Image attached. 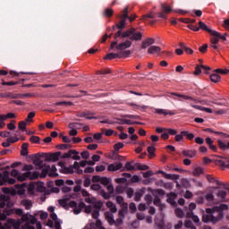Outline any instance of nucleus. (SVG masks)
<instances>
[{"mask_svg":"<svg viewBox=\"0 0 229 229\" xmlns=\"http://www.w3.org/2000/svg\"><path fill=\"white\" fill-rule=\"evenodd\" d=\"M19 83H20L19 81H3L2 85L7 86V87H12L13 85H19Z\"/></svg>","mask_w":229,"mask_h":229,"instance_id":"obj_53","label":"nucleus"},{"mask_svg":"<svg viewBox=\"0 0 229 229\" xmlns=\"http://www.w3.org/2000/svg\"><path fill=\"white\" fill-rule=\"evenodd\" d=\"M165 178H166V180H180V175L173 174H165Z\"/></svg>","mask_w":229,"mask_h":229,"instance_id":"obj_37","label":"nucleus"},{"mask_svg":"<svg viewBox=\"0 0 229 229\" xmlns=\"http://www.w3.org/2000/svg\"><path fill=\"white\" fill-rule=\"evenodd\" d=\"M39 169H42V172L40 174V178H46L47 176V174H49V171H51V165H43V167L42 168H39Z\"/></svg>","mask_w":229,"mask_h":229,"instance_id":"obj_17","label":"nucleus"},{"mask_svg":"<svg viewBox=\"0 0 229 229\" xmlns=\"http://www.w3.org/2000/svg\"><path fill=\"white\" fill-rule=\"evenodd\" d=\"M153 203L156 205V207H159L160 210H162V202L160 201V198H158V196L154 198Z\"/></svg>","mask_w":229,"mask_h":229,"instance_id":"obj_49","label":"nucleus"},{"mask_svg":"<svg viewBox=\"0 0 229 229\" xmlns=\"http://www.w3.org/2000/svg\"><path fill=\"white\" fill-rule=\"evenodd\" d=\"M30 142H33L34 144H38L40 142V137L38 136H31L30 138Z\"/></svg>","mask_w":229,"mask_h":229,"instance_id":"obj_59","label":"nucleus"},{"mask_svg":"<svg viewBox=\"0 0 229 229\" xmlns=\"http://www.w3.org/2000/svg\"><path fill=\"white\" fill-rule=\"evenodd\" d=\"M73 169H76L77 174H83V170L80 168V163L77 161L73 163Z\"/></svg>","mask_w":229,"mask_h":229,"instance_id":"obj_44","label":"nucleus"},{"mask_svg":"<svg viewBox=\"0 0 229 229\" xmlns=\"http://www.w3.org/2000/svg\"><path fill=\"white\" fill-rule=\"evenodd\" d=\"M11 176L17 178L18 182H26V180H37V178H38V172H25L24 174H20L19 171L13 169L11 172Z\"/></svg>","mask_w":229,"mask_h":229,"instance_id":"obj_3","label":"nucleus"},{"mask_svg":"<svg viewBox=\"0 0 229 229\" xmlns=\"http://www.w3.org/2000/svg\"><path fill=\"white\" fill-rule=\"evenodd\" d=\"M105 216H106L107 223H109L111 225H113L114 223H115V219H114V214H112L110 212H106Z\"/></svg>","mask_w":229,"mask_h":229,"instance_id":"obj_25","label":"nucleus"},{"mask_svg":"<svg viewBox=\"0 0 229 229\" xmlns=\"http://www.w3.org/2000/svg\"><path fill=\"white\" fill-rule=\"evenodd\" d=\"M104 15H105V17H112V15H114V10H112L110 8H106L104 11Z\"/></svg>","mask_w":229,"mask_h":229,"instance_id":"obj_55","label":"nucleus"},{"mask_svg":"<svg viewBox=\"0 0 229 229\" xmlns=\"http://www.w3.org/2000/svg\"><path fill=\"white\" fill-rule=\"evenodd\" d=\"M91 212H92L91 216H92L93 219H98L99 212H101V210H99V209H93V211H91Z\"/></svg>","mask_w":229,"mask_h":229,"instance_id":"obj_57","label":"nucleus"},{"mask_svg":"<svg viewBox=\"0 0 229 229\" xmlns=\"http://www.w3.org/2000/svg\"><path fill=\"white\" fill-rule=\"evenodd\" d=\"M147 151L149 154L148 157L153 158V157H155V151H157V148H155V146L148 147Z\"/></svg>","mask_w":229,"mask_h":229,"instance_id":"obj_38","label":"nucleus"},{"mask_svg":"<svg viewBox=\"0 0 229 229\" xmlns=\"http://www.w3.org/2000/svg\"><path fill=\"white\" fill-rule=\"evenodd\" d=\"M217 158H222V159H216L215 161L216 165H219V167H221V169L223 171H225V169H229V160L228 157H225V156H216Z\"/></svg>","mask_w":229,"mask_h":229,"instance_id":"obj_8","label":"nucleus"},{"mask_svg":"<svg viewBox=\"0 0 229 229\" xmlns=\"http://www.w3.org/2000/svg\"><path fill=\"white\" fill-rule=\"evenodd\" d=\"M217 146H218L219 149H221L222 151H226V149H229V141L226 144L224 142L223 140H218Z\"/></svg>","mask_w":229,"mask_h":229,"instance_id":"obj_23","label":"nucleus"},{"mask_svg":"<svg viewBox=\"0 0 229 229\" xmlns=\"http://www.w3.org/2000/svg\"><path fill=\"white\" fill-rule=\"evenodd\" d=\"M130 15L128 14V6H126L123 11V14L120 16V19L122 21H128Z\"/></svg>","mask_w":229,"mask_h":229,"instance_id":"obj_33","label":"nucleus"},{"mask_svg":"<svg viewBox=\"0 0 229 229\" xmlns=\"http://www.w3.org/2000/svg\"><path fill=\"white\" fill-rule=\"evenodd\" d=\"M6 183H9V185H13L15 183V179L10 178V174L7 172V178L3 182V185H6Z\"/></svg>","mask_w":229,"mask_h":229,"instance_id":"obj_34","label":"nucleus"},{"mask_svg":"<svg viewBox=\"0 0 229 229\" xmlns=\"http://www.w3.org/2000/svg\"><path fill=\"white\" fill-rule=\"evenodd\" d=\"M205 142L208 146L209 149H211V151L217 153V146L214 145V140H212V138L207 137L205 139Z\"/></svg>","mask_w":229,"mask_h":229,"instance_id":"obj_13","label":"nucleus"},{"mask_svg":"<svg viewBox=\"0 0 229 229\" xmlns=\"http://www.w3.org/2000/svg\"><path fill=\"white\" fill-rule=\"evenodd\" d=\"M16 216H21V221L25 223H31V225H35L37 223V218L33 216H30L29 214H24V211L21 208L15 209Z\"/></svg>","mask_w":229,"mask_h":229,"instance_id":"obj_6","label":"nucleus"},{"mask_svg":"<svg viewBox=\"0 0 229 229\" xmlns=\"http://www.w3.org/2000/svg\"><path fill=\"white\" fill-rule=\"evenodd\" d=\"M69 148H71V145H67V144L57 145V149H61L63 151H64L65 149H69Z\"/></svg>","mask_w":229,"mask_h":229,"instance_id":"obj_60","label":"nucleus"},{"mask_svg":"<svg viewBox=\"0 0 229 229\" xmlns=\"http://www.w3.org/2000/svg\"><path fill=\"white\" fill-rule=\"evenodd\" d=\"M197 153L198 152L196 150H182V155H183V157H187L188 158H194V157H196Z\"/></svg>","mask_w":229,"mask_h":229,"instance_id":"obj_20","label":"nucleus"},{"mask_svg":"<svg viewBox=\"0 0 229 229\" xmlns=\"http://www.w3.org/2000/svg\"><path fill=\"white\" fill-rule=\"evenodd\" d=\"M192 174H193V176H199L200 174H203V168H201V167H196V168L193 170Z\"/></svg>","mask_w":229,"mask_h":229,"instance_id":"obj_48","label":"nucleus"},{"mask_svg":"<svg viewBox=\"0 0 229 229\" xmlns=\"http://www.w3.org/2000/svg\"><path fill=\"white\" fill-rule=\"evenodd\" d=\"M205 199L208 202H212L214 201V194L212 193H207L205 196H204Z\"/></svg>","mask_w":229,"mask_h":229,"instance_id":"obj_58","label":"nucleus"},{"mask_svg":"<svg viewBox=\"0 0 229 229\" xmlns=\"http://www.w3.org/2000/svg\"><path fill=\"white\" fill-rule=\"evenodd\" d=\"M33 117H35V112H30L29 113L27 119H25L26 123H32L33 122Z\"/></svg>","mask_w":229,"mask_h":229,"instance_id":"obj_56","label":"nucleus"},{"mask_svg":"<svg viewBox=\"0 0 229 229\" xmlns=\"http://www.w3.org/2000/svg\"><path fill=\"white\" fill-rule=\"evenodd\" d=\"M160 51H162V48L160 47H157V46H151L148 49V55H158V53H160Z\"/></svg>","mask_w":229,"mask_h":229,"instance_id":"obj_18","label":"nucleus"},{"mask_svg":"<svg viewBox=\"0 0 229 229\" xmlns=\"http://www.w3.org/2000/svg\"><path fill=\"white\" fill-rule=\"evenodd\" d=\"M207 180L210 183H216L218 187H225V183L221 182V181L216 180L214 177L210 176L209 174L207 175Z\"/></svg>","mask_w":229,"mask_h":229,"instance_id":"obj_22","label":"nucleus"},{"mask_svg":"<svg viewBox=\"0 0 229 229\" xmlns=\"http://www.w3.org/2000/svg\"><path fill=\"white\" fill-rule=\"evenodd\" d=\"M226 35H228V34L225 33V35H221L220 32H217L215 30V32H213L212 37H217L221 40H226Z\"/></svg>","mask_w":229,"mask_h":229,"instance_id":"obj_45","label":"nucleus"},{"mask_svg":"<svg viewBox=\"0 0 229 229\" xmlns=\"http://www.w3.org/2000/svg\"><path fill=\"white\" fill-rule=\"evenodd\" d=\"M60 173H63L64 174H72L74 173V165H71L68 167L63 166V168L60 169Z\"/></svg>","mask_w":229,"mask_h":229,"instance_id":"obj_15","label":"nucleus"},{"mask_svg":"<svg viewBox=\"0 0 229 229\" xmlns=\"http://www.w3.org/2000/svg\"><path fill=\"white\" fill-rule=\"evenodd\" d=\"M191 106L192 108H195L196 110H200L201 112H207L208 114H212V112H213L211 108L191 104Z\"/></svg>","mask_w":229,"mask_h":229,"instance_id":"obj_21","label":"nucleus"},{"mask_svg":"<svg viewBox=\"0 0 229 229\" xmlns=\"http://www.w3.org/2000/svg\"><path fill=\"white\" fill-rule=\"evenodd\" d=\"M201 71H202L201 65H197L195 67V71L193 72V74L195 76H199V74L201 73Z\"/></svg>","mask_w":229,"mask_h":229,"instance_id":"obj_61","label":"nucleus"},{"mask_svg":"<svg viewBox=\"0 0 229 229\" xmlns=\"http://www.w3.org/2000/svg\"><path fill=\"white\" fill-rule=\"evenodd\" d=\"M148 19H155V13L150 12L149 13L141 16V21H148Z\"/></svg>","mask_w":229,"mask_h":229,"instance_id":"obj_42","label":"nucleus"},{"mask_svg":"<svg viewBox=\"0 0 229 229\" xmlns=\"http://www.w3.org/2000/svg\"><path fill=\"white\" fill-rule=\"evenodd\" d=\"M106 206L107 207V208H109L111 214H115V212H117V206H115V204H114V202L107 201L106 203Z\"/></svg>","mask_w":229,"mask_h":229,"instance_id":"obj_24","label":"nucleus"},{"mask_svg":"<svg viewBox=\"0 0 229 229\" xmlns=\"http://www.w3.org/2000/svg\"><path fill=\"white\" fill-rule=\"evenodd\" d=\"M0 96L1 98H9L10 99H17V94L13 92L2 93Z\"/></svg>","mask_w":229,"mask_h":229,"instance_id":"obj_28","label":"nucleus"},{"mask_svg":"<svg viewBox=\"0 0 229 229\" xmlns=\"http://www.w3.org/2000/svg\"><path fill=\"white\" fill-rule=\"evenodd\" d=\"M22 205H24L26 210H30L33 207V203H31V200L24 199L21 201Z\"/></svg>","mask_w":229,"mask_h":229,"instance_id":"obj_41","label":"nucleus"},{"mask_svg":"<svg viewBox=\"0 0 229 229\" xmlns=\"http://www.w3.org/2000/svg\"><path fill=\"white\" fill-rule=\"evenodd\" d=\"M144 194V190H139L135 192L134 195V201H140V198H142V195Z\"/></svg>","mask_w":229,"mask_h":229,"instance_id":"obj_35","label":"nucleus"},{"mask_svg":"<svg viewBox=\"0 0 229 229\" xmlns=\"http://www.w3.org/2000/svg\"><path fill=\"white\" fill-rule=\"evenodd\" d=\"M119 54L109 53L105 56V60H114V58H119Z\"/></svg>","mask_w":229,"mask_h":229,"instance_id":"obj_39","label":"nucleus"},{"mask_svg":"<svg viewBox=\"0 0 229 229\" xmlns=\"http://www.w3.org/2000/svg\"><path fill=\"white\" fill-rule=\"evenodd\" d=\"M134 165L139 171H148V169H149L148 165H142L140 163H136Z\"/></svg>","mask_w":229,"mask_h":229,"instance_id":"obj_31","label":"nucleus"},{"mask_svg":"<svg viewBox=\"0 0 229 229\" xmlns=\"http://www.w3.org/2000/svg\"><path fill=\"white\" fill-rule=\"evenodd\" d=\"M210 80L213 83H218V81H221V76L217 73H213L210 75Z\"/></svg>","mask_w":229,"mask_h":229,"instance_id":"obj_36","label":"nucleus"},{"mask_svg":"<svg viewBox=\"0 0 229 229\" xmlns=\"http://www.w3.org/2000/svg\"><path fill=\"white\" fill-rule=\"evenodd\" d=\"M100 196H102V198L104 199H108L110 198V193H106V191H105V190H101Z\"/></svg>","mask_w":229,"mask_h":229,"instance_id":"obj_63","label":"nucleus"},{"mask_svg":"<svg viewBox=\"0 0 229 229\" xmlns=\"http://www.w3.org/2000/svg\"><path fill=\"white\" fill-rule=\"evenodd\" d=\"M8 178V171H4L3 174H0V185H3V182L7 180Z\"/></svg>","mask_w":229,"mask_h":229,"instance_id":"obj_46","label":"nucleus"},{"mask_svg":"<svg viewBox=\"0 0 229 229\" xmlns=\"http://www.w3.org/2000/svg\"><path fill=\"white\" fill-rule=\"evenodd\" d=\"M50 173L48 174V176H50V178H56V176H58V174H56V166L55 165H52V167H50Z\"/></svg>","mask_w":229,"mask_h":229,"instance_id":"obj_40","label":"nucleus"},{"mask_svg":"<svg viewBox=\"0 0 229 229\" xmlns=\"http://www.w3.org/2000/svg\"><path fill=\"white\" fill-rule=\"evenodd\" d=\"M29 146H30L29 143H23L21 145V157H28V148H29Z\"/></svg>","mask_w":229,"mask_h":229,"instance_id":"obj_29","label":"nucleus"},{"mask_svg":"<svg viewBox=\"0 0 229 229\" xmlns=\"http://www.w3.org/2000/svg\"><path fill=\"white\" fill-rule=\"evenodd\" d=\"M199 30H202V31H207V33H210V35H214L216 30H212V29H209L207 24L203 21H199Z\"/></svg>","mask_w":229,"mask_h":229,"instance_id":"obj_16","label":"nucleus"},{"mask_svg":"<svg viewBox=\"0 0 229 229\" xmlns=\"http://www.w3.org/2000/svg\"><path fill=\"white\" fill-rule=\"evenodd\" d=\"M120 169L121 171H134L135 166L131 165V162H127L124 167L122 163H114L107 166V171H119Z\"/></svg>","mask_w":229,"mask_h":229,"instance_id":"obj_5","label":"nucleus"},{"mask_svg":"<svg viewBox=\"0 0 229 229\" xmlns=\"http://www.w3.org/2000/svg\"><path fill=\"white\" fill-rule=\"evenodd\" d=\"M224 210H228V205L220 204L219 206L206 208V214L202 216L203 223H213V225H216L219 221H223L225 219Z\"/></svg>","mask_w":229,"mask_h":229,"instance_id":"obj_2","label":"nucleus"},{"mask_svg":"<svg viewBox=\"0 0 229 229\" xmlns=\"http://www.w3.org/2000/svg\"><path fill=\"white\" fill-rule=\"evenodd\" d=\"M115 28L118 31L114 35V41L111 43L110 49L116 47L117 51H124L131 47V40L135 42L142 40V32L137 31V29L133 27L123 31L126 28V20H120Z\"/></svg>","mask_w":229,"mask_h":229,"instance_id":"obj_1","label":"nucleus"},{"mask_svg":"<svg viewBox=\"0 0 229 229\" xmlns=\"http://www.w3.org/2000/svg\"><path fill=\"white\" fill-rule=\"evenodd\" d=\"M59 205H61V207H63V208H67V206H69V204L67 203V199H60L58 200Z\"/></svg>","mask_w":229,"mask_h":229,"instance_id":"obj_54","label":"nucleus"},{"mask_svg":"<svg viewBox=\"0 0 229 229\" xmlns=\"http://www.w3.org/2000/svg\"><path fill=\"white\" fill-rule=\"evenodd\" d=\"M6 140L9 144H15V142H19V138L17 137V134H14V137H10Z\"/></svg>","mask_w":229,"mask_h":229,"instance_id":"obj_50","label":"nucleus"},{"mask_svg":"<svg viewBox=\"0 0 229 229\" xmlns=\"http://www.w3.org/2000/svg\"><path fill=\"white\" fill-rule=\"evenodd\" d=\"M72 155H80V152H78L77 150H74V149H71L67 153H64L61 157V158H71V157H72Z\"/></svg>","mask_w":229,"mask_h":229,"instance_id":"obj_26","label":"nucleus"},{"mask_svg":"<svg viewBox=\"0 0 229 229\" xmlns=\"http://www.w3.org/2000/svg\"><path fill=\"white\" fill-rule=\"evenodd\" d=\"M100 182L102 185H108L110 183V179L107 177H101Z\"/></svg>","mask_w":229,"mask_h":229,"instance_id":"obj_64","label":"nucleus"},{"mask_svg":"<svg viewBox=\"0 0 229 229\" xmlns=\"http://www.w3.org/2000/svg\"><path fill=\"white\" fill-rule=\"evenodd\" d=\"M13 207V202L10 199L7 195L0 196V208H12Z\"/></svg>","mask_w":229,"mask_h":229,"instance_id":"obj_7","label":"nucleus"},{"mask_svg":"<svg viewBox=\"0 0 229 229\" xmlns=\"http://www.w3.org/2000/svg\"><path fill=\"white\" fill-rule=\"evenodd\" d=\"M24 187H25L24 183L21 184H21H15L16 192L20 195L24 194V192H25Z\"/></svg>","mask_w":229,"mask_h":229,"instance_id":"obj_32","label":"nucleus"},{"mask_svg":"<svg viewBox=\"0 0 229 229\" xmlns=\"http://www.w3.org/2000/svg\"><path fill=\"white\" fill-rule=\"evenodd\" d=\"M182 135L186 137L188 140H194V133L189 132L188 131H182Z\"/></svg>","mask_w":229,"mask_h":229,"instance_id":"obj_30","label":"nucleus"},{"mask_svg":"<svg viewBox=\"0 0 229 229\" xmlns=\"http://www.w3.org/2000/svg\"><path fill=\"white\" fill-rule=\"evenodd\" d=\"M85 201L87 203H92L93 205V209L95 210H101L103 208V201L101 200H95V201H90V199H86Z\"/></svg>","mask_w":229,"mask_h":229,"instance_id":"obj_12","label":"nucleus"},{"mask_svg":"<svg viewBox=\"0 0 229 229\" xmlns=\"http://www.w3.org/2000/svg\"><path fill=\"white\" fill-rule=\"evenodd\" d=\"M175 216H177V217H185V212H183V209L177 208L175 209Z\"/></svg>","mask_w":229,"mask_h":229,"instance_id":"obj_43","label":"nucleus"},{"mask_svg":"<svg viewBox=\"0 0 229 229\" xmlns=\"http://www.w3.org/2000/svg\"><path fill=\"white\" fill-rule=\"evenodd\" d=\"M72 106V102H66V101H61V102H56L55 106Z\"/></svg>","mask_w":229,"mask_h":229,"instance_id":"obj_52","label":"nucleus"},{"mask_svg":"<svg viewBox=\"0 0 229 229\" xmlns=\"http://www.w3.org/2000/svg\"><path fill=\"white\" fill-rule=\"evenodd\" d=\"M179 47H181V49H183V51H184L187 55H192V53H194V51H193L191 47L185 46V44H183V43H180V44H179Z\"/></svg>","mask_w":229,"mask_h":229,"instance_id":"obj_27","label":"nucleus"},{"mask_svg":"<svg viewBox=\"0 0 229 229\" xmlns=\"http://www.w3.org/2000/svg\"><path fill=\"white\" fill-rule=\"evenodd\" d=\"M75 115L76 117H85L89 121H92V119H98V117L94 116V113L90 111L77 112Z\"/></svg>","mask_w":229,"mask_h":229,"instance_id":"obj_10","label":"nucleus"},{"mask_svg":"<svg viewBox=\"0 0 229 229\" xmlns=\"http://www.w3.org/2000/svg\"><path fill=\"white\" fill-rule=\"evenodd\" d=\"M42 157H45L46 162H58L62 157V152H55L51 154L43 153Z\"/></svg>","mask_w":229,"mask_h":229,"instance_id":"obj_9","label":"nucleus"},{"mask_svg":"<svg viewBox=\"0 0 229 229\" xmlns=\"http://www.w3.org/2000/svg\"><path fill=\"white\" fill-rule=\"evenodd\" d=\"M161 8L164 13H171V12H173V9L170 6L165 5V4H161Z\"/></svg>","mask_w":229,"mask_h":229,"instance_id":"obj_47","label":"nucleus"},{"mask_svg":"<svg viewBox=\"0 0 229 229\" xmlns=\"http://www.w3.org/2000/svg\"><path fill=\"white\" fill-rule=\"evenodd\" d=\"M69 207L71 208H73V213L78 216V214H81V210H83V208H85V212L86 214H91V212L93 211L92 209V206H87L85 204V202H80L79 204L74 201V200H71L69 202Z\"/></svg>","mask_w":229,"mask_h":229,"instance_id":"obj_4","label":"nucleus"},{"mask_svg":"<svg viewBox=\"0 0 229 229\" xmlns=\"http://www.w3.org/2000/svg\"><path fill=\"white\" fill-rule=\"evenodd\" d=\"M22 171H27V173H31L30 171H33V165H25L22 167Z\"/></svg>","mask_w":229,"mask_h":229,"instance_id":"obj_62","label":"nucleus"},{"mask_svg":"<svg viewBox=\"0 0 229 229\" xmlns=\"http://www.w3.org/2000/svg\"><path fill=\"white\" fill-rule=\"evenodd\" d=\"M40 157L38 154H35V158L33 159L34 165H37L39 169H42L44 167V161L40 159Z\"/></svg>","mask_w":229,"mask_h":229,"instance_id":"obj_14","label":"nucleus"},{"mask_svg":"<svg viewBox=\"0 0 229 229\" xmlns=\"http://www.w3.org/2000/svg\"><path fill=\"white\" fill-rule=\"evenodd\" d=\"M26 126H28V123H26V121H21L18 123L19 130H21L22 131H24V130H26Z\"/></svg>","mask_w":229,"mask_h":229,"instance_id":"obj_51","label":"nucleus"},{"mask_svg":"<svg viewBox=\"0 0 229 229\" xmlns=\"http://www.w3.org/2000/svg\"><path fill=\"white\" fill-rule=\"evenodd\" d=\"M153 44H155V38H148L141 42V49H148V47H150Z\"/></svg>","mask_w":229,"mask_h":229,"instance_id":"obj_11","label":"nucleus"},{"mask_svg":"<svg viewBox=\"0 0 229 229\" xmlns=\"http://www.w3.org/2000/svg\"><path fill=\"white\" fill-rule=\"evenodd\" d=\"M171 96H176L177 98H182L185 101H196V99L194 98H192L191 96H187V95H182L180 93L172 92Z\"/></svg>","mask_w":229,"mask_h":229,"instance_id":"obj_19","label":"nucleus"}]
</instances>
